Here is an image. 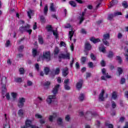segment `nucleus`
<instances>
[{"label": "nucleus", "instance_id": "f257e3e1", "mask_svg": "<svg viewBox=\"0 0 128 128\" xmlns=\"http://www.w3.org/2000/svg\"><path fill=\"white\" fill-rule=\"evenodd\" d=\"M110 36L109 34H105L103 35V38L102 39V40L103 42V44H105V46H110V42H108V40H110Z\"/></svg>", "mask_w": 128, "mask_h": 128}, {"label": "nucleus", "instance_id": "f03ea898", "mask_svg": "<svg viewBox=\"0 0 128 128\" xmlns=\"http://www.w3.org/2000/svg\"><path fill=\"white\" fill-rule=\"evenodd\" d=\"M30 26L29 24H27L24 27H20V30L21 32H28L29 34H32V30L30 29Z\"/></svg>", "mask_w": 128, "mask_h": 128}, {"label": "nucleus", "instance_id": "7ed1b4c3", "mask_svg": "<svg viewBox=\"0 0 128 128\" xmlns=\"http://www.w3.org/2000/svg\"><path fill=\"white\" fill-rule=\"evenodd\" d=\"M56 95H50L48 96L46 102L48 104H50L56 100Z\"/></svg>", "mask_w": 128, "mask_h": 128}, {"label": "nucleus", "instance_id": "20e7f679", "mask_svg": "<svg viewBox=\"0 0 128 128\" xmlns=\"http://www.w3.org/2000/svg\"><path fill=\"white\" fill-rule=\"evenodd\" d=\"M108 96V94H106L104 95V90H102L98 96L99 101L103 102V100H104V99L106 98Z\"/></svg>", "mask_w": 128, "mask_h": 128}, {"label": "nucleus", "instance_id": "39448f33", "mask_svg": "<svg viewBox=\"0 0 128 128\" xmlns=\"http://www.w3.org/2000/svg\"><path fill=\"white\" fill-rule=\"evenodd\" d=\"M46 29L48 32H52L54 36L56 38H58V30H52V26L48 25L46 26Z\"/></svg>", "mask_w": 128, "mask_h": 128}, {"label": "nucleus", "instance_id": "423d86ee", "mask_svg": "<svg viewBox=\"0 0 128 128\" xmlns=\"http://www.w3.org/2000/svg\"><path fill=\"white\" fill-rule=\"evenodd\" d=\"M43 58L46 60V62H50V51H46L43 53Z\"/></svg>", "mask_w": 128, "mask_h": 128}, {"label": "nucleus", "instance_id": "0eeeda50", "mask_svg": "<svg viewBox=\"0 0 128 128\" xmlns=\"http://www.w3.org/2000/svg\"><path fill=\"white\" fill-rule=\"evenodd\" d=\"M86 9H84V12H82V14H80L78 18L80 20V24H82L84 20V15L86 14Z\"/></svg>", "mask_w": 128, "mask_h": 128}, {"label": "nucleus", "instance_id": "6e6552de", "mask_svg": "<svg viewBox=\"0 0 128 128\" xmlns=\"http://www.w3.org/2000/svg\"><path fill=\"white\" fill-rule=\"evenodd\" d=\"M26 102V99L24 98H19V101L18 102V106L22 108L24 104V102Z\"/></svg>", "mask_w": 128, "mask_h": 128}, {"label": "nucleus", "instance_id": "1a4fd4ad", "mask_svg": "<svg viewBox=\"0 0 128 128\" xmlns=\"http://www.w3.org/2000/svg\"><path fill=\"white\" fill-rule=\"evenodd\" d=\"M4 118H6V123L4 124V128H10V118H8L6 114H4Z\"/></svg>", "mask_w": 128, "mask_h": 128}, {"label": "nucleus", "instance_id": "9d476101", "mask_svg": "<svg viewBox=\"0 0 128 128\" xmlns=\"http://www.w3.org/2000/svg\"><path fill=\"white\" fill-rule=\"evenodd\" d=\"M60 58H66V60H70V53L66 52V54H62L59 56Z\"/></svg>", "mask_w": 128, "mask_h": 128}, {"label": "nucleus", "instance_id": "9b49d317", "mask_svg": "<svg viewBox=\"0 0 128 128\" xmlns=\"http://www.w3.org/2000/svg\"><path fill=\"white\" fill-rule=\"evenodd\" d=\"M102 72L105 78H110V76L108 75V74L106 72V68H104L102 69Z\"/></svg>", "mask_w": 128, "mask_h": 128}, {"label": "nucleus", "instance_id": "f8f14e48", "mask_svg": "<svg viewBox=\"0 0 128 128\" xmlns=\"http://www.w3.org/2000/svg\"><path fill=\"white\" fill-rule=\"evenodd\" d=\"M60 84H57L53 88V90H52V94H54V96H56V94H58V88H60Z\"/></svg>", "mask_w": 128, "mask_h": 128}, {"label": "nucleus", "instance_id": "ddd939ff", "mask_svg": "<svg viewBox=\"0 0 128 128\" xmlns=\"http://www.w3.org/2000/svg\"><path fill=\"white\" fill-rule=\"evenodd\" d=\"M56 8H58L54 6V3H51L50 4V10L51 12H56Z\"/></svg>", "mask_w": 128, "mask_h": 128}, {"label": "nucleus", "instance_id": "4468645a", "mask_svg": "<svg viewBox=\"0 0 128 128\" xmlns=\"http://www.w3.org/2000/svg\"><path fill=\"white\" fill-rule=\"evenodd\" d=\"M34 11L32 10H29L27 12V14L29 18H32V16H34Z\"/></svg>", "mask_w": 128, "mask_h": 128}, {"label": "nucleus", "instance_id": "2eb2a0df", "mask_svg": "<svg viewBox=\"0 0 128 128\" xmlns=\"http://www.w3.org/2000/svg\"><path fill=\"white\" fill-rule=\"evenodd\" d=\"M18 114L19 116L24 118V110L22 109H20L18 110Z\"/></svg>", "mask_w": 128, "mask_h": 128}, {"label": "nucleus", "instance_id": "dca6fc26", "mask_svg": "<svg viewBox=\"0 0 128 128\" xmlns=\"http://www.w3.org/2000/svg\"><path fill=\"white\" fill-rule=\"evenodd\" d=\"M82 80H80V82L77 83L76 88L78 90H80L82 88Z\"/></svg>", "mask_w": 128, "mask_h": 128}, {"label": "nucleus", "instance_id": "f3484780", "mask_svg": "<svg viewBox=\"0 0 128 128\" xmlns=\"http://www.w3.org/2000/svg\"><path fill=\"white\" fill-rule=\"evenodd\" d=\"M62 74L64 76H68V68L66 67L63 70Z\"/></svg>", "mask_w": 128, "mask_h": 128}, {"label": "nucleus", "instance_id": "a211bd4d", "mask_svg": "<svg viewBox=\"0 0 128 128\" xmlns=\"http://www.w3.org/2000/svg\"><path fill=\"white\" fill-rule=\"evenodd\" d=\"M99 50H100V52H103V54H105L106 47L102 44L100 45V46L99 47Z\"/></svg>", "mask_w": 128, "mask_h": 128}, {"label": "nucleus", "instance_id": "6ab92c4d", "mask_svg": "<svg viewBox=\"0 0 128 128\" xmlns=\"http://www.w3.org/2000/svg\"><path fill=\"white\" fill-rule=\"evenodd\" d=\"M92 48V46L90 43L88 42H86L85 44V50H90V49Z\"/></svg>", "mask_w": 128, "mask_h": 128}, {"label": "nucleus", "instance_id": "aec40b11", "mask_svg": "<svg viewBox=\"0 0 128 128\" xmlns=\"http://www.w3.org/2000/svg\"><path fill=\"white\" fill-rule=\"evenodd\" d=\"M91 42H92L94 44H96V42H100V38H90Z\"/></svg>", "mask_w": 128, "mask_h": 128}, {"label": "nucleus", "instance_id": "412c9836", "mask_svg": "<svg viewBox=\"0 0 128 128\" xmlns=\"http://www.w3.org/2000/svg\"><path fill=\"white\" fill-rule=\"evenodd\" d=\"M118 76H120V74H122V72H124V70H122V68L120 67H118Z\"/></svg>", "mask_w": 128, "mask_h": 128}, {"label": "nucleus", "instance_id": "4be33fe9", "mask_svg": "<svg viewBox=\"0 0 128 128\" xmlns=\"http://www.w3.org/2000/svg\"><path fill=\"white\" fill-rule=\"evenodd\" d=\"M11 96L13 100H16V96H18V93L12 92L11 93Z\"/></svg>", "mask_w": 128, "mask_h": 128}, {"label": "nucleus", "instance_id": "5701e85b", "mask_svg": "<svg viewBox=\"0 0 128 128\" xmlns=\"http://www.w3.org/2000/svg\"><path fill=\"white\" fill-rule=\"evenodd\" d=\"M86 98V96H84V94H80V95L79 96V98L78 99L80 100L81 102H82V100H84Z\"/></svg>", "mask_w": 128, "mask_h": 128}, {"label": "nucleus", "instance_id": "b1692460", "mask_svg": "<svg viewBox=\"0 0 128 128\" xmlns=\"http://www.w3.org/2000/svg\"><path fill=\"white\" fill-rule=\"evenodd\" d=\"M57 124L59 126L62 124V118H58L57 119Z\"/></svg>", "mask_w": 128, "mask_h": 128}, {"label": "nucleus", "instance_id": "393cba45", "mask_svg": "<svg viewBox=\"0 0 128 128\" xmlns=\"http://www.w3.org/2000/svg\"><path fill=\"white\" fill-rule=\"evenodd\" d=\"M48 5L46 4L45 5L44 9V14L45 16H46V14H48Z\"/></svg>", "mask_w": 128, "mask_h": 128}, {"label": "nucleus", "instance_id": "a878e982", "mask_svg": "<svg viewBox=\"0 0 128 128\" xmlns=\"http://www.w3.org/2000/svg\"><path fill=\"white\" fill-rule=\"evenodd\" d=\"M102 0H98L96 2V8H100V4H102Z\"/></svg>", "mask_w": 128, "mask_h": 128}, {"label": "nucleus", "instance_id": "bb28decb", "mask_svg": "<svg viewBox=\"0 0 128 128\" xmlns=\"http://www.w3.org/2000/svg\"><path fill=\"white\" fill-rule=\"evenodd\" d=\"M105 126L108 128H112V124L108 122H105Z\"/></svg>", "mask_w": 128, "mask_h": 128}, {"label": "nucleus", "instance_id": "cd10ccee", "mask_svg": "<svg viewBox=\"0 0 128 128\" xmlns=\"http://www.w3.org/2000/svg\"><path fill=\"white\" fill-rule=\"evenodd\" d=\"M116 60H118V64H122V57L120 56H116Z\"/></svg>", "mask_w": 128, "mask_h": 128}, {"label": "nucleus", "instance_id": "c85d7f7f", "mask_svg": "<svg viewBox=\"0 0 128 128\" xmlns=\"http://www.w3.org/2000/svg\"><path fill=\"white\" fill-rule=\"evenodd\" d=\"M118 98V92H112V99L113 100H116Z\"/></svg>", "mask_w": 128, "mask_h": 128}, {"label": "nucleus", "instance_id": "c756f323", "mask_svg": "<svg viewBox=\"0 0 128 128\" xmlns=\"http://www.w3.org/2000/svg\"><path fill=\"white\" fill-rule=\"evenodd\" d=\"M74 32L73 30H71L69 32V38L70 40H72V38L74 36Z\"/></svg>", "mask_w": 128, "mask_h": 128}, {"label": "nucleus", "instance_id": "7c9ffc66", "mask_svg": "<svg viewBox=\"0 0 128 128\" xmlns=\"http://www.w3.org/2000/svg\"><path fill=\"white\" fill-rule=\"evenodd\" d=\"M69 4L73 8H76V2H74V1L71 0L69 2Z\"/></svg>", "mask_w": 128, "mask_h": 128}, {"label": "nucleus", "instance_id": "2f4dec72", "mask_svg": "<svg viewBox=\"0 0 128 128\" xmlns=\"http://www.w3.org/2000/svg\"><path fill=\"white\" fill-rule=\"evenodd\" d=\"M122 16V12H114L112 16Z\"/></svg>", "mask_w": 128, "mask_h": 128}, {"label": "nucleus", "instance_id": "473e14b6", "mask_svg": "<svg viewBox=\"0 0 128 128\" xmlns=\"http://www.w3.org/2000/svg\"><path fill=\"white\" fill-rule=\"evenodd\" d=\"M38 40V42L40 44H44V40H42V36H39Z\"/></svg>", "mask_w": 128, "mask_h": 128}, {"label": "nucleus", "instance_id": "72a5a7b5", "mask_svg": "<svg viewBox=\"0 0 128 128\" xmlns=\"http://www.w3.org/2000/svg\"><path fill=\"white\" fill-rule=\"evenodd\" d=\"M122 6L125 8H126L128 7V2L126 1H124L122 3Z\"/></svg>", "mask_w": 128, "mask_h": 128}, {"label": "nucleus", "instance_id": "f704fd0d", "mask_svg": "<svg viewBox=\"0 0 128 128\" xmlns=\"http://www.w3.org/2000/svg\"><path fill=\"white\" fill-rule=\"evenodd\" d=\"M120 84H126V78H122L120 80Z\"/></svg>", "mask_w": 128, "mask_h": 128}, {"label": "nucleus", "instance_id": "c9c22d12", "mask_svg": "<svg viewBox=\"0 0 128 128\" xmlns=\"http://www.w3.org/2000/svg\"><path fill=\"white\" fill-rule=\"evenodd\" d=\"M107 20L110 22L112 21V14H108Z\"/></svg>", "mask_w": 128, "mask_h": 128}, {"label": "nucleus", "instance_id": "e433bc0d", "mask_svg": "<svg viewBox=\"0 0 128 128\" xmlns=\"http://www.w3.org/2000/svg\"><path fill=\"white\" fill-rule=\"evenodd\" d=\"M45 74H48V72H50V68H45L44 69Z\"/></svg>", "mask_w": 128, "mask_h": 128}, {"label": "nucleus", "instance_id": "4c0bfd02", "mask_svg": "<svg viewBox=\"0 0 128 128\" xmlns=\"http://www.w3.org/2000/svg\"><path fill=\"white\" fill-rule=\"evenodd\" d=\"M15 82H22V79L21 78H16Z\"/></svg>", "mask_w": 128, "mask_h": 128}, {"label": "nucleus", "instance_id": "58836bf2", "mask_svg": "<svg viewBox=\"0 0 128 128\" xmlns=\"http://www.w3.org/2000/svg\"><path fill=\"white\" fill-rule=\"evenodd\" d=\"M36 118H42V116L40 114H35Z\"/></svg>", "mask_w": 128, "mask_h": 128}, {"label": "nucleus", "instance_id": "ea45409f", "mask_svg": "<svg viewBox=\"0 0 128 128\" xmlns=\"http://www.w3.org/2000/svg\"><path fill=\"white\" fill-rule=\"evenodd\" d=\"M65 120L66 122H70V115H66L65 116Z\"/></svg>", "mask_w": 128, "mask_h": 128}, {"label": "nucleus", "instance_id": "a19ab883", "mask_svg": "<svg viewBox=\"0 0 128 128\" xmlns=\"http://www.w3.org/2000/svg\"><path fill=\"white\" fill-rule=\"evenodd\" d=\"M19 72L20 74H24V68H20L19 69Z\"/></svg>", "mask_w": 128, "mask_h": 128}, {"label": "nucleus", "instance_id": "79ce46f5", "mask_svg": "<svg viewBox=\"0 0 128 128\" xmlns=\"http://www.w3.org/2000/svg\"><path fill=\"white\" fill-rule=\"evenodd\" d=\"M124 120H126V118H124V116H121L120 118L119 122L122 124V122H124Z\"/></svg>", "mask_w": 128, "mask_h": 128}, {"label": "nucleus", "instance_id": "37998d69", "mask_svg": "<svg viewBox=\"0 0 128 128\" xmlns=\"http://www.w3.org/2000/svg\"><path fill=\"white\" fill-rule=\"evenodd\" d=\"M39 122L43 124H46V120L44 118H40V120H39Z\"/></svg>", "mask_w": 128, "mask_h": 128}, {"label": "nucleus", "instance_id": "c03bdc74", "mask_svg": "<svg viewBox=\"0 0 128 128\" xmlns=\"http://www.w3.org/2000/svg\"><path fill=\"white\" fill-rule=\"evenodd\" d=\"M43 84L45 86H50V82L48 81H46L44 83H43Z\"/></svg>", "mask_w": 128, "mask_h": 128}, {"label": "nucleus", "instance_id": "a18cd8bd", "mask_svg": "<svg viewBox=\"0 0 128 128\" xmlns=\"http://www.w3.org/2000/svg\"><path fill=\"white\" fill-rule=\"evenodd\" d=\"M60 68H56L55 70L54 74H60Z\"/></svg>", "mask_w": 128, "mask_h": 128}, {"label": "nucleus", "instance_id": "49530a36", "mask_svg": "<svg viewBox=\"0 0 128 128\" xmlns=\"http://www.w3.org/2000/svg\"><path fill=\"white\" fill-rule=\"evenodd\" d=\"M58 52H60L58 48L56 47L55 50H54V54H58Z\"/></svg>", "mask_w": 128, "mask_h": 128}, {"label": "nucleus", "instance_id": "de8ad7c7", "mask_svg": "<svg viewBox=\"0 0 128 128\" xmlns=\"http://www.w3.org/2000/svg\"><path fill=\"white\" fill-rule=\"evenodd\" d=\"M118 4V0H112V6H116Z\"/></svg>", "mask_w": 128, "mask_h": 128}, {"label": "nucleus", "instance_id": "09e8293b", "mask_svg": "<svg viewBox=\"0 0 128 128\" xmlns=\"http://www.w3.org/2000/svg\"><path fill=\"white\" fill-rule=\"evenodd\" d=\"M86 57H82L81 58V62L82 64H84L86 62Z\"/></svg>", "mask_w": 128, "mask_h": 128}, {"label": "nucleus", "instance_id": "8fccbe9b", "mask_svg": "<svg viewBox=\"0 0 128 128\" xmlns=\"http://www.w3.org/2000/svg\"><path fill=\"white\" fill-rule=\"evenodd\" d=\"M37 53H38V52L36 51V50L33 49V50H32V54H33L34 56H36Z\"/></svg>", "mask_w": 128, "mask_h": 128}, {"label": "nucleus", "instance_id": "3c124183", "mask_svg": "<svg viewBox=\"0 0 128 128\" xmlns=\"http://www.w3.org/2000/svg\"><path fill=\"white\" fill-rule=\"evenodd\" d=\"M90 58L92 60H96V56L92 54H90Z\"/></svg>", "mask_w": 128, "mask_h": 128}, {"label": "nucleus", "instance_id": "603ef678", "mask_svg": "<svg viewBox=\"0 0 128 128\" xmlns=\"http://www.w3.org/2000/svg\"><path fill=\"white\" fill-rule=\"evenodd\" d=\"M108 57L109 58H112V51L110 52L108 55Z\"/></svg>", "mask_w": 128, "mask_h": 128}, {"label": "nucleus", "instance_id": "864d4df0", "mask_svg": "<svg viewBox=\"0 0 128 128\" xmlns=\"http://www.w3.org/2000/svg\"><path fill=\"white\" fill-rule=\"evenodd\" d=\"M27 86H32V81L28 80L27 81Z\"/></svg>", "mask_w": 128, "mask_h": 128}, {"label": "nucleus", "instance_id": "5fc2aeb1", "mask_svg": "<svg viewBox=\"0 0 128 128\" xmlns=\"http://www.w3.org/2000/svg\"><path fill=\"white\" fill-rule=\"evenodd\" d=\"M24 46H19V48H18V50L19 52H22V50H24Z\"/></svg>", "mask_w": 128, "mask_h": 128}, {"label": "nucleus", "instance_id": "6e6d98bb", "mask_svg": "<svg viewBox=\"0 0 128 128\" xmlns=\"http://www.w3.org/2000/svg\"><path fill=\"white\" fill-rule=\"evenodd\" d=\"M64 88L67 90H70V87L68 84H64Z\"/></svg>", "mask_w": 128, "mask_h": 128}, {"label": "nucleus", "instance_id": "4d7b16f0", "mask_svg": "<svg viewBox=\"0 0 128 128\" xmlns=\"http://www.w3.org/2000/svg\"><path fill=\"white\" fill-rule=\"evenodd\" d=\"M6 100H10V93H6Z\"/></svg>", "mask_w": 128, "mask_h": 128}, {"label": "nucleus", "instance_id": "13d9d810", "mask_svg": "<svg viewBox=\"0 0 128 128\" xmlns=\"http://www.w3.org/2000/svg\"><path fill=\"white\" fill-rule=\"evenodd\" d=\"M122 38V34L120 32L118 33V40H120Z\"/></svg>", "mask_w": 128, "mask_h": 128}, {"label": "nucleus", "instance_id": "bf43d9fd", "mask_svg": "<svg viewBox=\"0 0 128 128\" xmlns=\"http://www.w3.org/2000/svg\"><path fill=\"white\" fill-rule=\"evenodd\" d=\"M88 66H89V68H93L94 64H92V62H90L88 63Z\"/></svg>", "mask_w": 128, "mask_h": 128}, {"label": "nucleus", "instance_id": "052dcab7", "mask_svg": "<svg viewBox=\"0 0 128 128\" xmlns=\"http://www.w3.org/2000/svg\"><path fill=\"white\" fill-rule=\"evenodd\" d=\"M60 46L62 47V46H66V43L64 42H60Z\"/></svg>", "mask_w": 128, "mask_h": 128}, {"label": "nucleus", "instance_id": "680f3d73", "mask_svg": "<svg viewBox=\"0 0 128 128\" xmlns=\"http://www.w3.org/2000/svg\"><path fill=\"white\" fill-rule=\"evenodd\" d=\"M101 66H106V62H104V60H102L101 61Z\"/></svg>", "mask_w": 128, "mask_h": 128}, {"label": "nucleus", "instance_id": "e2e57ef3", "mask_svg": "<svg viewBox=\"0 0 128 128\" xmlns=\"http://www.w3.org/2000/svg\"><path fill=\"white\" fill-rule=\"evenodd\" d=\"M54 118V116H50L48 117V120L50 122H52Z\"/></svg>", "mask_w": 128, "mask_h": 128}, {"label": "nucleus", "instance_id": "0e129e2a", "mask_svg": "<svg viewBox=\"0 0 128 128\" xmlns=\"http://www.w3.org/2000/svg\"><path fill=\"white\" fill-rule=\"evenodd\" d=\"M40 20L42 22H44V16H40Z\"/></svg>", "mask_w": 128, "mask_h": 128}, {"label": "nucleus", "instance_id": "69168bd1", "mask_svg": "<svg viewBox=\"0 0 128 128\" xmlns=\"http://www.w3.org/2000/svg\"><path fill=\"white\" fill-rule=\"evenodd\" d=\"M10 40H8L6 41V46L8 48L10 46Z\"/></svg>", "mask_w": 128, "mask_h": 128}, {"label": "nucleus", "instance_id": "338daca9", "mask_svg": "<svg viewBox=\"0 0 128 128\" xmlns=\"http://www.w3.org/2000/svg\"><path fill=\"white\" fill-rule=\"evenodd\" d=\"M69 82H70V80H68V79L65 80L64 81V84H68Z\"/></svg>", "mask_w": 128, "mask_h": 128}, {"label": "nucleus", "instance_id": "774afa93", "mask_svg": "<svg viewBox=\"0 0 128 128\" xmlns=\"http://www.w3.org/2000/svg\"><path fill=\"white\" fill-rule=\"evenodd\" d=\"M124 128H128V122H126Z\"/></svg>", "mask_w": 128, "mask_h": 128}]
</instances>
